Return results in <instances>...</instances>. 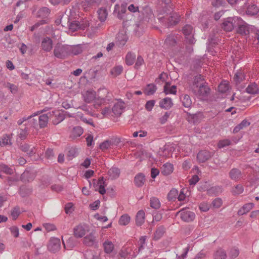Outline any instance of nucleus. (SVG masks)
<instances>
[{
	"mask_svg": "<svg viewBox=\"0 0 259 259\" xmlns=\"http://www.w3.org/2000/svg\"><path fill=\"white\" fill-rule=\"evenodd\" d=\"M254 204L253 203H248L244 205L238 211L239 215H243L249 212L253 208Z\"/></svg>",
	"mask_w": 259,
	"mask_h": 259,
	"instance_id": "nucleus-23",
	"label": "nucleus"
},
{
	"mask_svg": "<svg viewBox=\"0 0 259 259\" xmlns=\"http://www.w3.org/2000/svg\"><path fill=\"white\" fill-rule=\"evenodd\" d=\"M97 186L99 192L103 195L106 193L105 187L106 186L105 181L103 178H100L98 180Z\"/></svg>",
	"mask_w": 259,
	"mask_h": 259,
	"instance_id": "nucleus-30",
	"label": "nucleus"
},
{
	"mask_svg": "<svg viewBox=\"0 0 259 259\" xmlns=\"http://www.w3.org/2000/svg\"><path fill=\"white\" fill-rule=\"evenodd\" d=\"M108 174L112 179L117 178L120 175V170L118 168L112 167L108 171Z\"/></svg>",
	"mask_w": 259,
	"mask_h": 259,
	"instance_id": "nucleus-34",
	"label": "nucleus"
},
{
	"mask_svg": "<svg viewBox=\"0 0 259 259\" xmlns=\"http://www.w3.org/2000/svg\"><path fill=\"white\" fill-rule=\"evenodd\" d=\"M49 114L53 118L52 121L54 124H58L63 121L65 118V115L68 117H74V116L67 112H65V114H64V111L60 110H56L53 111L52 113H49Z\"/></svg>",
	"mask_w": 259,
	"mask_h": 259,
	"instance_id": "nucleus-4",
	"label": "nucleus"
},
{
	"mask_svg": "<svg viewBox=\"0 0 259 259\" xmlns=\"http://www.w3.org/2000/svg\"><path fill=\"white\" fill-rule=\"evenodd\" d=\"M258 12V8L255 5H249L247 7L246 13L247 15H254Z\"/></svg>",
	"mask_w": 259,
	"mask_h": 259,
	"instance_id": "nucleus-41",
	"label": "nucleus"
},
{
	"mask_svg": "<svg viewBox=\"0 0 259 259\" xmlns=\"http://www.w3.org/2000/svg\"><path fill=\"white\" fill-rule=\"evenodd\" d=\"M183 33L185 36L187 42L189 44H193L195 40L193 37L194 31L193 27L190 25H186L182 29Z\"/></svg>",
	"mask_w": 259,
	"mask_h": 259,
	"instance_id": "nucleus-6",
	"label": "nucleus"
},
{
	"mask_svg": "<svg viewBox=\"0 0 259 259\" xmlns=\"http://www.w3.org/2000/svg\"><path fill=\"white\" fill-rule=\"evenodd\" d=\"M176 215H179L181 219L186 222H192L195 218V214L193 212L186 209L181 210Z\"/></svg>",
	"mask_w": 259,
	"mask_h": 259,
	"instance_id": "nucleus-8",
	"label": "nucleus"
},
{
	"mask_svg": "<svg viewBox=\"0 0 259 259\" xmlns=\"http://www.w3.org/2000/svg\"><path fill=\"white\" fill-rule=\"evenodd\" d=\"M136 55L135 53L128 52L125 56V63L127 65H132L134 64Z\"/></svg>",
	"mask_w": 259,
	"mask_h": 259,
	"instance_id": "nucleus-32",
	"label": "nucleus"
},
{
	"mask_svg": "<svg viewBox=\"0 0 259 259\" xmlns=\"http://www.w3.org/2000/svg\"><path fill=\"white\" fill-rule=\"evenodd\" d=\"M131 217L127 214H125L120 217L118 224L121 226H126L130 223Z\"/></svg>",
	"mask_w": 259,
	"mask_h": 259,
	"instance_id": "nucleus-40",
	"label": "nucleus"
},
{
	"mask_svg": "<svg viewBox=\"0 0 259 259\" xmlns=\"http://www.w3.org/2000/svg\"><path fill=\"white\" fill-rule=\"evenodd\" d=\"M226 251L222 248L218 249L213 254L214 259H226Z\"/></svg>",
	"mask_w": 259,
	"mask_h": 259,
	"instance_id": "nucleus-25",
	"label": "nucleus"
},
{
	"mask_svg": "<svg viewBox=\"0 0 259 259\" xmlns=\"http://www.w3.org/2000/svg\"><path fill=\"white\" fill-rule=\"evenodd\" d=\"M177 36L174 35H169L165 39L164 44L167 47H170L174 46L176 42V38Z\"/></svg>",
	"mask_w": 259,
	"mask_h": 259,
	"instance_id": "nucleus-42",
	"label": "nucleus"
},
{
	"mask_svg": "<svg viewBox=\"0 0 259 259\" xmlns=\"http://www.w3.org/2000/svg\"><path fill=\"white\" fill-rule=\"evenodd\" d=\"M89 232L88 227L85 225H79L73 229V235L76 238H81Z\"/></svg>",
	"mask_w": 259,
	"mask_h": 259,
	"instance_id": "nucleus-9",
	"label": "nucleus"
},
{
	"mask_svg": "<svg viewBox=\"0 0 259 259\" xmlns=\"http://www.w3.org/2000/svg\"><path fill=\"white\" fill-rule=\"evenodd\" d=\"M165 232V229L163 227L160 226L156 229L153 236L155 240L159 239L163 235Z\"/></svg>",
	"mask_w": 259,
	"mask_h": 259,
	"instance_id": "nucleus-43",
	"label": "nucleus"
},
{
	"mask_svg": "<svg viewBox=\"0 0 259 259\" xmlns=\"http://www.w3.org/2000/svg\"><path fill=\"white\" fill-rule=\"evenodd\" d=\"M181 100L184 107L186 108H189L191 106L192 101L189 95H182L181 97Z\"/></svg>",
	"mask_w": 259,
	"mask_h": 259,
	"instance_id": "nucleus-29",
	"label": "nucleus"
},
{
	"mask_svg": "<svg viewBox=\"0 0 259 259\" xmlns=\"http://www.w3.org/2000/svg\"><path fill=\"white\" fill-rule=\"evenodd\" d=\"M32 116L31 115L29 116L28 117H23L22 118L20 119L17 121L18 124L21 125L26 120L30 119V122H31V125L33 126H35L37 124V120L34 118L31 119Z\"/></svg>",
	"mask_w": 259,
	"mask_h": 259,
	"instance_id": "nucleus-46",
	"label": "nucleus"
},
{
	"mask_svg": "<svg viewBox=\"0 0 259 259\" xmlns=\"http://www.w3.org/2000/svg\"><path fill=\"white\" fill-rule=\"evenodd\" d=\"M125 107L124 103L122 101L117 102L112 108V112L116 116H119L121 114L123 109Z\"/></svg>",
	"mask_w": 259,
	"mask_h": 259,
	"instance_id": "nucleus-15",
	"label": "nucleus"
},
{
	"mask_svg": "<svg viewBox=\"0 0 259 259\" xmlns=\"http://www.w3.org/2000/svg\"><path fill=\"white\" fill-rule=\"evenodd\" d=\"M84 101L87 103L94 101V106L96 108L102 105H105L107 101L110 100V94L106 89H100L97 94L92 90H89L82 93Z\"/></svg>",
	"mask_w": 259,
	"mask_h": 259,
	"instance_id": "nucleus-1",
	"label": "nucleus"
},
{
	"mask_svg": "<svg viewBox=\"0 0 259 259\" xmlns=\"http://www.w3.org/2000/svg\"><path fill=\"white\" fill-rule=\"evenodd\" d=\"M246 92L251 94H259V88L257 87L256 83H251L248 85L246 89Z\"/></svg>",
	"mask_w": 259,
	"mask_h": 259,
	"instance_id": "nucleus-28",
	"label": "nucleus"
},
{
	"mask_svg": "<svg viewBox=\"0 0 259 259\" xmlns=\"http://www.w3.org/2000/svg\"><path fill=\"white\" fill-rule=\"evenodd\" d=\"M89 24L87 21H83L81 24L78 21H74L70 23L69 27L71 30L74 31L78 29H84Z\"/></svg>",
	"mask_w": 259,
	"mask_h": 259,
	"instance_id": "nucleus-13",
	"label": "nucleus"
},
{
	"mask_svg": "<svg viewBox=\"0 0 259 259\" xmlns=\"http://www.w3.org/2000/svg\"><path fill=\"white\" fill-rule=\"evenodd\" d=\"M50 14V10L48 8L44 7L40 9L37 12V16L39 18L45 19Z\"/></svg>",
	"mask_w": 259,
	"mask_h": 259,
	"instance_id": "nucleus-37",
	"label": "nucleus"
},
{
	"mask_svg": "<svg viewBox=\"0 0 259 259\" xmlns=\"http://www.w3.org/2000/svg\"><path fill=\"white\" fill-rule=\"evenodd\" d=\"M61 247V242L57 238H52L48 244V248L52 252H56L59 250Z\"/></svg>",
	"mask_w": 259,
	"mask_h": 259,
	"instance_id": "nucleus-10",
	"label": "nucleus"
},
{
	"mask_svg": "<svg viewBox=\"0 0 259 259\" xmlns=\"http://www.w3.org/2000/svg\"><path fill=\"white\" fill-rule=\"evenodd\" d=\"M96 238L95 233L91 232L84 237L83 243L87 246H92L96 243Z\"/></svg>",
	"mask_w": 259,
	"mask_h": 259,
	"instance_id": "nucleus-14",
	"label": "nucleus"
},
{
	"mask_svg": "<svg viewBox=\"0 0 259 259\" xmlns=\"http://www.w3.org/2000/svg\"><path fill=\"white\" fill-rule=\"evenodd\" d=\"M162 2V3L164 5V6H163L162 7H165L166 9V10L163 11V13H160L158 14V19L160 20L163 17L162 16H160V15L164 14V13H168V12H170V10L172 9V8L171 7V5L170 4L171 0H161Z\"/></svg>",
	"mask_w": 259,
	"mask_h": 259,
	"instance_id": "nucleus-24",
	"label": "nucleus"
},
{
	"mask_svg": "<svg viewBox=\"0 0 259 259\" xmlns=\"http://www.w3.org/2000/svg\"><path fill=\"white\" fill-rule=\"evenodd\" d=\"M249 125L250 122L248 121L245 119L243 120L239 124L234 127L233 132L234 133H237L240 130H243L248 126Z\"/></svg>",
	"mask_w": 259,
	"mask_h": 259,
	"instance_id": "nucleus-26",
	"label": "nucleus"
},
{
	"mask_svg": "<svg viewBox=\"0 0 259 259\" xmlns=\"http://www.w3.org/2000/svg\"><path fill=\"white\" fill-rule=\"evenodd\" d=\"M150 206L154 209H158L160 206L159 200L156 197H152L150 200Z\"/></svg>",
	"mask_w": 259,
	"mask_h": 259,
	"instance_id": "nucleus-48",
	"label": "nucleus"
},
{
	"mask_svg": "<svg viewBox=\"0 0 259 259\" xmlns=\"http://www.w3.org/2000/svg\"><path fill=\"white\" fill-rule=\"evenodd\" d=\"M116 44L119 46H124L127 41V36L123 31L119 32L116 37Z\"/></svg>",
	"mask_w": 259,
	"mask_h": 259,
	"instance_id": "nucleus-17",
	"label": "nucleus"
},
{
	"mask_svg": "<svg viewBox=\"0 0 259 259\" xmlns=\"http://www.w3.org/2000/svg\"><path fill=\"white\" fill-rule=\"evenodd\" d=\"M123 71V67L121 65L117 66L113 68L111 70V74L114 77L120 75Z\"/></svg>",
	"mask_w": 259,
	"mask_h": 259,
	"instance_id": "nucleus-47",
	"label": "nucleus"
},
{
	"mask_svg": "<svg viewBox=\"0 0 259 259\" xmlns=\"http://www.w3.org/2000/svg\"><path fill=\"white\" fill-rule=\"evenodd\" d=\"M41 47L45 52H50L53 48V40L49 37H44L41 42Z\"/></svg>",
	"mask_w": 259,
	"mask_h": 259,
	"instance_id": "nucleus-11",
	"label": "nucleus"
},
{
	"mask_svg": "<svg viewBox=\"0 0 259 259\" xmlns=\"http://www.w3.org/2000/svg\"><path fill=\"white\" fill-rule=\"evenodd\" d=\"M145 213L144 210L138 211L136 216V223L138 226H141L145 222Z\"/></svg>",
	"mask_w": 259,
	"mask_h": 259,
	"instance_id": "nucleus-20",
	"label": "nucleus"
},
{
	"mask_svg": "<svg viewBox=\"0 0 259 259\" xmlns=\"http://www.w3.org/2000/svg\"><path fill=\"white\" fill-rule=\"evenodd\" d=\"M6 87L8 88L12 94L16 93L18 90L17 87L16 85L9 82L6 83Z\"/></svg>",
	"mask_w": 259,
	"mask_h": 259,
	"instance_id": "nucleus-58",
	"label": "nucleus"
},
{
	"mask_svg": "<svg viewBox=\"0 0 259 259\" xmlns=\"http://www.w3.org/2000/svg\"><path fill=\"white\" fill-rule=\"evenodd\" d=\"M48 114L40 115L38 118V122L40 127H44L47 126L49 119Z\"/></svg>",
	"mask_w": 259,
	"mask_h": 259,
	"instance_id": "nucleus-33",
	"label": "nucleus"
},
{
	"mask_svg": "<svg viewBox=\"0 0 259 259\" xmlns=\"http://www.w3.org/2000/svg\"><path fill=\"white\" fill-rule=\"evenodd\" d=\"M111 146V143L109 141H105L103 143H102L101 145H100V148L102 150H106L108 149H109Z\"/></svg>",
	"mask_w": 259,
	"mask_h": 259,
	"instance_id": "nucleus-62",
	"label": "nucleus"
},
{
	"mask_svg": "<svg viewBox=\"0 0 259 259\" xmlns=\"http://www.w3.org/2000/svg\"><path fill=\"white\" fill-rule=\"evenodd\" d=\"M229 89V86L228 82L224 81L222 82L218 87V90L220 92L225 93Z\"/></svg>",
	"mask_w": 259,
	"mask_h": 259,
	"instance_id": "nucleus-49",
	"label": "nucleus"
},
{
	"mask_svg": "<svg viewBox=\"0 0 259 259\" xmlns=\"http://www.w3.org/2000/svg\"><path fill=\"white\" fill-rule=\"evenodd\" d=\"M231 142L228 139H224L221 141H220L218 143V146L219 148H222L226 146L230 145Z\"/></svg>",
	"mask_w": 259,
	"mask_h": 259,
	"instance_id": "nucleus-56",
	"label": "nucleus"
},
{
	"mask_svg": "<svg viewBox=\"0 0 259 259\" xmlns=\"http://www.w3.org/2000/svg\"><path fill=\"white\" fill-rule=\"evenodd\" d=\"M11 144V140L10 138L7 136L5 135L3 137V138L0 140V145L2 146H6L7 145Z\"/></svg>",
	"mask_w": 259,
	"mask_h": 259,
	"instance_id": "nucleus-52",
	"label": "nucleus"
},
{
	"mask_svg": "<svg viewBox=\"0 0 259 259\" xmlns=\"http://www.w3.org/2000/svg\"><path fill=\"white\" fill-rule=\"evenodd\" d=\"M164 92L165 94H176L177 93V88L175 85H171L167 82L164 85Z\"/></svg>",
	"mask_w": 259,
	"mask_h": 259,
	"instance_id": "nucleus-21",
	"label": "nucleus"
},
{
	"mask_svg": "<svg viewBox=\"0 0 259 259\" xmlns=\"http://www.w3.org/2000/svg\"><path fill=\"white\" fill-rule=\"evenodd\" d=\"M238 17H229L224 20L222 28L226 31H231L236 26Z\"/></svg>",
	"mask_w": 259,
	"mask_h": 259,
	"instance_id": "nucleus-5",
	"label": "nucleus"
},
{
	"mask_svg": "<svg viewBox=\"0 0 259 259\" xmlns=\"http://www.w3.org/2000/svg\"><path fill=\"white\" fill-rule=\"evenodd\" d=\"M178 195V191L176 189H172L170 191V192L168 194V199L169 200H173L175 198H176Z\"/></svg>",
	"mask_w": 259,
	"mask_h": 259,
	"instance_id": "nucleus-53",
	"label": "nucleus"
},
{
	"mask_svg": "<svg viewBox=\"0 0 259 259\" xmlns=\"http://www.w3.org/2000/svg\"><path fill=\"white\" fill-rule=\"evenodd\" d=\"M223 202L221 198H215L212 202V205L213 207L215 208H220L222 205Z\"/></svg>",
	"mask_w": 259,
	"mask_h": 259,
	"instance_id": "nucleus-57",
	"label": "nucleus"
},
{
	"mask_svg": "<svg viewBox=\"0 0 259 259\" xmlns=\"http://www.w3.org/2000/svg\"><path fill=\"white\" fill-rule=\"evenodd\" d=\"M135 185L138 187H141L143 185L145 182V176L142 174L137 175L134 180Z\"/></svg>",
	"mask_w": 259,
	"mask_h": 259,
	"instance_id": "nucleus-31",
	"label": "nucleus"
},
{
	"mask_svg": "<svg viewBox=\"0 0 259 259\" xmlns=\"http://www.w3.org/2000/svg\"><path fill=\"white\" fill-rule=\"evenodd\" d=\"M156 88L153 84H149L147 85L144 93L147 95H153L156 91Z\"/></svg>",
	"mask_w": 259,
	"mask_h": 259,
	"instance_id": "nucleus-45",
	"label": "nucleus"
},
{
	"mask_svg": "<svg viewBox=\"0 0 259 259\" xmlns=\"http://www.w3.org/2000/svg\"><path fill=\"white\" fill-rule=\"evenodd\" d=\"M83 129L80 126H76L73 128L71 132L70 137L72 138H76L80 137L83 134Z\"/></svg>",
	"mask_w": 259,
	"mask_h": 259,
	"instance_id": "nucleus-27",
	"label": "nucleus"
},
{
	"mask_svg": "<svg viewBox=\"0 0 259 259\" xmlns=\"http://www.w3.org/2000/svg\"><path fill=\"white\" fill-rule=\"evenodd\" d=\"M63 243L64 244V248L68 250L71 249L76 245V242L75 241L74 239L72 237H70L67 240L66 243H65L64 242V241L63 240Z\"/></svg>",
	"mask_w": 259,
	"mask_h": 259,
	"instance_id": "nucleus-44",
	"label": "nucleus"
},
{
	"mask_svg": "<svg viewBox=\"0 0 259 259\" xmlns=\"http://www.w3.org/2000/svg\"><path fill=\"white\" fill-rule=\"evenodd\" d=\"M244 79H245L244 73L241 70L237 72L234 75V81L237 84L240 83Z\"/></svg>",
	"mask_w": 259,
	"mask_h": 259,
	"instance_id": "nucleus-35",
	"label": "nucleus"
},
{
	"mask_svg": "<svg viewBox=\"0 0 259 259\" xmlns=\"http://www.w3.org/2000/svg\"><path fill=\"white\" fill-rule=\"evenodd\" d=\"M20 214V211L18 207H15L11 211V216L13 220H16Z\"/></svg>",
	"mask_w": 259,
	"mask_h": 259,
	"instance_id": "nucleus-59",
	"label": "nucleus"
},
{
	"mask_svg": "<svg viewBox=\"0 0 259 259\" xmlns=\"http://www.w3.org/2000/svg\"><path fill=\"white\" fill-rule=\"evenodd\" d=\"M191 88L194 93L200 96L206 95L209 91L207 85L205 84L203 76L201 75L195 77Z\"/></svg>",
	"mask_w": 259,
	"mask_h": 259,
	"instance_id": "nucleus-2",
	"label": "nucleus"
},
{
	"mask_svg": "<svg viewBox=\"0 0 259 259\" xmlns=\"http://www.w3.org/2000/svg\"><path fill=\"white\" fill-rule=\"evenodd\" d=\"M69 46L58 43L54 47V56L59 59H64L69 55Z\"/></svg>",
	"mask_w": 259,
	"mask_h": 259,
	"instance_id": "nucleus-3",
	"label": "nucleus"
},
{
	"mask_svg": "<svg viewBox=\"0 0 259 259\" xmlns=\"http://www.w3.org/2000/svg\"><path fill=\"white\" fill-rule=\"evenodd\" d=\"M244 188L241 185H237L232 190V193L234 195H238L243 193Z\"/></svg>",
	"mask_w": 259,
	"mask_h": 259,
	"instance_id": "nucleus-51",
	"label": "nucleus"
},
{
	"mask_svg": "<svg viewBox=\"0 0 259 259\" xmlns=\"http://www.w3.org/2000/svg\"><path fill=\"white\" fill-rule=\"evenodd\" d=\"M174 150V145L173 144H167L164 146V156L169 157L171 154L172 151Z\"/></svg>",
	"mask_w": 259,
	"mask_h": 259,
	"instance_id": "nucleus-39",
	"label": "nucleus"
},
{
	"mask_svg": "<svg viewBox=\"0 0 259 259\" xmlns=\"http://www.w3.org/2000/svg\"><path fill=\"white\" fill-rule=\"evenodd\" d=\"M144 60L141 56H138L135 65V67L136 69H138L143 64Z\"/></svg>",
	"mask_w": 259,
	"mask_h": 259,
	"instance_id": "nucleus-63",
	"label": "nucleus"
},
{
	"mask_svg": "<svg viewBox=\"0 0 259 259\" xmlns=\"http://www.w3.org/2000/svg\"><path fill=\"white\" fill-rule=\"evenodd\" d=\"M211 156L212 154L208 151H201L197 154V160L200 162H204L208 160Z\"/></svg>",
	"mask_w": 259,
	"mask_h": 259,
	"instance_id": "nucleus-16",
	"label": "nucleus"
},
{
	"mask_svg": "<svg viewBox=\"0 0 259 259\" xmlns=\"http://www.w3.org/2000/svg\"><path fill=\"white\" fill-rule=\"evenodd\" d=\"M146 240V237L145 236H142L139 241V251H140L143 247Z\"/></svg>",
	"mask_w": 259,
	"mask_h": 259,
	"instance_id": "nucleus-64",
	"label": "nucleus"
},
{
	"mask_svg": "<svg viewBox=\"0 0 259 259\" xmlns=\"http://www.w3.org/2000/svg\"><path fill=\"white\" fill-rule=\"evenodd\" d=\"M229 254L231 258H236L239 254V250L238 248L236 247H233L231 248L230 250Z\"/></svg>",
	"mask_w": 259,
	"mask_h": 259,
	"instance_id": "nucleus-55",
	"label": "nucleus"
},
{
	"mask_svg": "<svg viewBox=\"0 0 259 259\" xmlns=\"http://www.w3.org/2000/svg\"><path fill=\"white\" fill-rule=\"evenodd\" d=\"M230 178L235 181H238L243 178L244 175L238 168H234L231 169L229 173Z\"/></svg>",
	"mask_w": 259,
	"mask_h": 259,
	"instance_id": "nucleus-12",
	"label": "nucleus"
},
{
	"mask_svg": "<svg viewBox=\"0 0 259 259\" xmlns=\"http://www.w3.org/2000/svg\"><path fill=\"white\" fill-rule=\"evenodd\" d=\"M179 20H180L179 16L176 13H174L170 16V17L168 19V23L170 25H175L179 21Z\"/></svg>",
	"mask_w": 259,
	"mask_h": 259,
	"instance_id": "nucleus-50",
	"label": "nucleus"
},
{
	"mask_svg": "<svg viewBox=\"0 0 259 259\" xmlns=\"http://www.w3.org/2000/svg\"><path fill=\"white\" fill-rule=\"evenodd\" d=\"M155 102L154 100H150L147 101L145 105V109L148 111H151L155 105Z\"/></svg>",
	"mask_w": 259,
	"mask_h": 259,
	"instance_id": "nucleus-60",
	"label": "nucleus"
},
{
	"mask_svg": "<svg viewBox=\"0 0 259 259\" xmlns=\"http://www.w3.org/2000/svg\"><path fill=\"white\" fill-rule=\"evenodd\" d=\"M28 135V132L26 128L25 129L20 128L18 131V136L21 139L23 140L26 138Z\"/></svg>",
	"mask_w": 259,
	"mask_h": 259,
	"instance_id": "nucleus-54",
	"label": "nucleus"
},
{
	"mask_svg": "<svg viewBox=\"0 0 259 259\" xmlns=\"http://www.w3.org/2000/svg\"><path fill=\"white\" fill-rule=\"evenodd\" d=\"M98 15L99 19L102 21L104 22L106 20L108 13L107 10L105 8H101L98 11Z\"/></svg>",
	"mask_w": 259,
	"mask_h": 259,
	"instance_id": "nucleus-36",
	"label": "nucleus"
},
{
	"mask_svg": "<svg viewBox=\"0 0 259 259\" xmlns=\"http://www.w3.org/2000/svg\"><path fill=\"white\" fill-rule=\"evenodd\" d=\"M159 104L160 108L168 109L172 106L173 103L170 98L167 97L160 100Z\"/></svg>",
	"mask_w": 259,
	"mask_h": 259,
	"instance_id": "nucleus-19",
	"label": "nucleus"
},
{
	"mask_svg": "<svg viewBox=\"0 0 259 259\" xmlns=\"http://www.w3.org/2000/svg\"><path fill=\"white\" fill-rule=\"evenodd\" d=\"M69 50V55H76L80 53H81L82 51L81 47L80 46H70Z\"/></svg>",
	"mask_w": 259,
	"mask_h": 259,
	"instance_id": "nucleus-38",
	"label": "nucleus"
},
{
	"mask_svg": "<svg viewBox=\"0 0 259 259\" xmlns=\"http://www.w3.org/2000/svg\"><path fill=\"white\" fill-rule=\"evenodd\" d=\"M210 205L206 202H203L200 204V209L204 212H206L209 209Z\"/></svg>",
	"mask_w": 259,
	"mask_h": 259,
	"instance_id": "nucleus-61",
	"label": "nucleus"
},
{
	"mask_svg": "<svg viewBox=\"0 0 259 259\" xmlns=\"http://www.w3.org/2000/svg\"><path fill=\"white\" fill-rule=\"evenodd\" d=\"M161 174L164 176H168L170 175L174 170V165L172 164L167 162L164 164L161 167Z\"/></svg>",
	"mask_w": 259,
	"mask_h": 259,
	"instance_id": "nucleus-18",
	"label": "nucleus"
},
{
	"mask_svg": "<svg viewBox=\"0 0 259 259\" xmlns=\"http://www.w3.org/2000/svg\"><path fill=\"white\" fill-rule=\"evenodd\" d=\"M236 26L238 27L237 30L238 33L243 35L249 34V27L248 24L239 17H238Z\"/></svg>",
	"mask_w": 259,
	"mask_h": 259,
	"instance_id": "nucleus-7",
	"label": "nucleus"
},
{
	"mask_svg": "<svg viewBox=\"0 0 259 259\" xmlns=\"http://www.w3.org/2000/svg\"><path fill=\"white\" fill-rule=\"evenodd\" d=\"M104 251L107 253H112L114 249V244L110 240H106L103 243Z\"/></svg>",
	"mask_w": 259,
	"mask_h": 259,
	"instance_id": "nucleus-22",
	"label": "nucleus"
}]
</instances>
